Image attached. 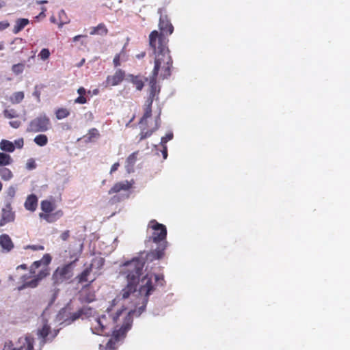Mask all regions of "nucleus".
Returning <instances> with one entry per match:
<instances>
[{
  "mask_svg": "<svg viewBox=\"0 0 350 350\" xmlns=\"http://www.w3.org/2000/svg\"><path fill=\"white\" fill-rule=\"evenodd\" d=\"M141 282L142 285L139 288V293L144 295V297L142 299V306L139 307L137 310H131L128 312L124 318L123 324L120 328L113 330L106 345L103 347L100 345V350H116L119 342L124 338L126 332L131 327L133 323L131 315L136 314L137 316H139L145 310L148 296L154 291V287L152 285V276H150L148 274L146 275Z\"/></svg>",
  "mask_w": 350,
  "mask_h": 350,
  "instance_id": "1",
  "label": "nucleus"
},
{
  "mask_svg": "<svg viewBox=\"0 0 350 350\" xmlns=\"http://www.w3.org/2000/svg\"><path fill=\"white\" fill-rule=\"evenodd\" d=\"M169 40L159 36L157 30L152 31L149 35V43L154 53V68L151 75H159L163 79H167L171 75L173 60L167 46Z\"/></svg>",
  "mask_w": 350,
  "mask_h": 350,
  "instance_id": "2",
  "label": "nucleus"
},
{
  "mask_svg": "<svg viewBox=\"0 0 350 350\" xmlns=\"http://www.w3.org/2000/svg\"><path fill=\"white\" fill-rule=\"evenodd\" d=\"M148 230H151V233L145 240V245L150 248V251L146 252V256L148 261L153 262L161 259L165 255L167 247V228L165 225L152 219L148 223Z\"/></svg>",
  "mask_w": 350,
  "mask_h": 350,
  "instance_id": "3",
  "label": "nucleus"
},
{
  "mask_svg": "<svg viewBox=\"0 0 350 350\" xmlns=\"http://www.w3.org/2000/svg\"><path fill=\"white\" fill-rule=\"evenodd\" d=\"M52 258L49 254H45L42 259L33 262L30 267L29 274L21 276L22 284L18 287V291L25 288H34L40 282L50 274L48 265L51 263Z\"/></svg>",
  "mask_w": 350,
  "mask_h": 350,
  "instance_id": "4",
  "label": "nucleus"
},
{
  "mask_svg": "<svg viewBox=\"0 0 350 350\" xmlns=\"http://www.w3.org/2000/svg\"><path fill=\"white\" fill-rule=\"evenodd\" d=\"M146 254L145 252H141L139 256L126 261L120 266V273L125 277L126 281L139 283L144 265L148 262Z\"/></svg>",
  "mask_w": 350,
  "mask_h": 350,
  "instance_id": "5",
  "label": "nucleus"
},
{
  "mask_svg": "<svg viewBox=\"0 0 350 350\" xmlns=\"http://www.w3.org/2000/svg\"><path fill=\"white\" fill-rule=\"evenodd\" d=\"M157 75H151L150 76L149 79V96L146 100V103L144 105V113L142 117L140 118V123L143 124L146 122V119L149 118L152 116V105L154 98L159 94L160 92V86L157 84Z\"/></svg>",
  "mask_w": 350,
  "mask_h": 350,
  "instance_id": "6",
  "label": "nucleus"
},
{
  "mask_svg": "<svg viewBox=\"0 0 350 350\" xmlns=\"http://www.w3.org/2000/svg\"><path fill=\"white\" fill-rule=\"evenodd\" d=\"M40 208L42 212L39 213V217L48 223H53L63 215V212L61 210L53 213L55 209V204L53 202L47 200H42L40 203Z\"/></svg>",
  "mask_w": 350,
  "mask_h": 350,
  "instance_id": "7",
  "label": "nucleus"
},
{
  "mask_svg": "<svg viewBox=\"0 0 350 350\" xmlns=\"http://www.w3.org/2000/svg\"><path fill=\"white\" fill-rule=\"evenodd\" d=\"M74 262L59 267L53 274V280L55 284H61L73 276Z\"/></svg>",
  "mask_w": 350,
  "mask_h": 350,
  "instance_id": "8",
  "label": "nucleus"
},
{
  "mask_svg": "<svg viewBox=\"0 0 350 350\" xmlns=\"http://www.w3.org/2000/svg\"><path fill=\"white\" fill-rule=\"evenodd\" d=\"M50 124V120L46 115L41 114L29 122L27 131L31 133L44 132L49 129Z\"/></svg>",
  "mask_w": 350,
  "mask_h": 350,
  "instance_id": "9",
  "label": "nucleus"
},
{
  "mask_svg": "<svg viewBox=\"0 0 350 350\" xmlns=\"http://www.w3.org/2000/svg\"><path fill=\"white\" fill-rule=\"evenodd\" d=\"M160 116H158L155 119V125L152 129H148L146 128L147 126V121L146 122H144L143 124L140 123V121L139 122V127L141 129V131L138 135L139 139L138 142H140L146 138L150 137L157 130L159 129L160 127Z\"/></svg>",
  "mask_w": 350,
  "mask_h": 350,
  "instance_id": "10",
  "label": "nucleus"
},
{
  "mask_svg": "<svg viewBox=\"0 0 350 350\" xmlns=\"http://www.w3.org/2000/svg\"><path fill=\"white\" fill-rule=\"evenodd\" d=\"M91 329L92 332L98 335L106 334L107 329V318L105 315H102L94 319L92 322Z\"/></svg>",
  "mask_w": 350,
  "mask_h": 350,
  "instance_id": "11",
  "label": "nucleus"
},
{
  "mask_svg": "<svg viewBox=\"0 0 350 350\" xmlns=\"http://www.w3.org/2000/svg\"><path fill=\"white\" fill-rule=\"evenodd\" d=\"M15 219V213L12 211L11 202H8L5 207L1 210V217L0 219V226L13 222Z\"/></svg>",
  "mask_w": 350,
  "mask_h": 350,
  "instance_id": "12",
  "label": "nucleus"
},
{
  "mask_svg": "<svg viewBox=\"0 0 350 350\" xmlns=\"http://www.w3.org/2000/svg\"><path fill=\"white\" fill-rule=\"evenodd\" d=\"M159 27L161 31V32L159 33V36L163 35V36L167 38L165 35H170L174 31V27L169 21L167 16L166 15H163L161 14L159 18Z\"/></svg>",
  "mask_w": 350,
  "mask_h": 350,
  "instance_id": "13",
  "label": "nucleus"
},
{
  "mask_svg": "<svg viewBox=\"0 0 350 350\" xmlns=\"http://www.w3.org/2000/svg\"><path fill=\"white\" fill-rule=\"evenodd\" d=\"M90 284L85 285L79 293V300L81 304L92 303L96 300L95 292L89 289Z\"/></svg>",
  "mask_w": 350,
  "mask_h": 350,
  "instance_id": "14",
  "label": "nucleus"
},
{
  "mask_svg": "<svg viewBox=\"0 0 350 350\" xmlns=\"http://www.w3.org/2000/svg\"><path fill=\"white\" fill-rule=\"evenodd\" d=\"M125 77V72L118 69L113 75H108L106 78V86H116L119 85Z\"/></svg>",
  "mask_w": 350,
  "mask_h": 350,
  "instance_id": "15",
  "label": "nucleus"
},
{
  "mask_svg": "<svg viewBox=\"0 0 350 350\" xmlns=\"http://www.w3.org/2000/svg\"><path fill=\"white\" fill-rule=\"evenodd\" d=\"M33 338L26 336L18 339L17 347L12 350H33Z\"/></svg>",
  "mask_w": 350,
  "mask_h": 350,
  "instance_id": "16",
  "label": "nucleus"
},
{
  "mask_svg": "<svg viewBox=\"0 0 350 350\" xmlns=\"http://www.w3.org/2000/svg\"><path fill=\"white\" fill-rule=\"evenodd\" d=\"M133 184H134V181L133 180L131 181L124 180V181L116 183L109 190L108 193H109V194H113L115 193H118L120 191H129L130 189L132 188Z\"/></svg>",
  "mask_w": 350,
  "mask_h": 350,
  "instance_id": "17",
  "label": "nucleus"
},
{
  "mask_svg": "<svg viewBox=\"0 0 350 350\" xmlns=\"http://www.w3.org/2000/svg\"><path fill=\"white\" fill-rule=\"evenodd\" d=\"M138 284L139 283L127 281L126 286L121 291L119 297H121L122 299H128L132 294L136 292Z\"/></svg>",
  "mask_w": 350,
  "mask_h": 350,
  "instance_id": "18",
  "label": "nucleus"
},
{
  "mask_svg": "<svg viewBox=\"0 0 350 350\" xmlns=\"http://www.w3.org/2000/svg\"><path fill=\"white\" fill-rule=\"evenodd\" d=\"M0 246L5 252H9L14 248V243L8 234L0 235Z\"/></svg>",
  "mask_w": 350,
  "mask_h": 350,
  "instance_id": "19",
  "label": "nucleus"
},
{
  "mask_svg": "<svg viewBox=\"0 0 350 350\" xmlns=\"http://www.w3.org/2000/svg\"><path fill=\"white\" fill-rule=\"evenodd\" d=\"M24 206L29 211H35L38 206L37 196L35 194L29 195L25 202Z\"/></svg>",
  "mask_w": 350,
  "mask_h": 350,
  "instance_id": "20",
  "label": "nucleus"
},
{
  "mask_svg": "<svg viewBox=\"0 0 350 350\" xmlns=\"http://www.w3.org/2000/svg\"><path fill=\"white\" fill-rule=\"evenodd\" d=\"M138 152V151H135L126 158L125 167L129 173L133 170V167L137 161Z\"/></svg>",
  "mask_w": 350,
  "mask_h": 350,
  "instance_id": "21",
  "label": "nucleus"
},
{
  "mask_svg": "<svg viewBox=\"0 0 350 350\" xmlns=\"http://www.w3.org/2000/svg\"><path fill=\"white\" fill-rule=\"evenodd\" d=\"M29 21L27 18H18L16 21L15 25L13 27V33L17 34L22 31L28 24Z\"/></svg>",
  "mask_w": 350,
  "mask_h": 350,
  "instance_id": "22",
  "label": "nucleus"
},
{
  "mask_svg": "<svg viewBox=\"0 0 350 350\" xmlns=\"http://www.w3.org/2000/svg\"><path fill=\"white\" fill-rule=\"evenodd\" d=\"M128 79L135 85L137 90H142L144 86V81L140 76L129 75Z\"/></svg>",
  "mask_w": 350,
  "mask_h": 350,
  "instance_id": "23",
  "label": "nucleus"
},
{
  "mask_svg": "<svg viewBox=\"0 0 350 350\" xmlns=\"http://www.w3.org/2000/svg\"><path fill=\"white\" fill-rule=\"evenodd\" d=\"M92 272V265L85 268L79 275L77 276V279L79 283H83L88 280V276Z\"/></svg>",
  "mask_w": 350,
  "mask_h": 350,
  "instance_id": "24",
  "label": "nucleus"
},
{
  "mask_svg": "<svg viewBox=\"0 0 350 350\" xmlns=\"http://www.w3.org/2000/svg\"><path fill=\"white\" fill-rule=\"evenodd\" d=\"M108 32V30L106 26L103 23L98 24L96 27H94L90 31L91 35H106Z\"/></svg>",
  "mask_w": 350,
  "mask_h": 350,
  "instance_id": "25",
  "label": "nucleus"
},
{
  "mask_svg": "<svg viewBox=\"0 0 350 350\" xmlns=\"http://www.w3.org/2000/svg\"><path fill=\"white\" fill-rule=\"evenodd\" d=\"M0 176L3 180L9 181L13 178V173L10 169L1 167H0Z\"/></svg>",
  "mask_w": 350,
  "mask_h": 350,
  "instance_id": "26",
  "label": "nucleus"
},
{
  "mask_svg": "<svg viewBox=\"0 0 350 350\" xmlns=\"http://www.w3.org/2000/svg\"><path fill=\"white\" fill-rule=\"evenodd\" d=\"M13 159L11 156L4 152H0V167H5L12 164Z\"/></svg>",
  "mask_w": 350,
  "mask_h": 350,
  "instance_id": "27",
  "label": "nucleus"
},
{
  "mask_svg": "<svg viewBox=\"0 0 350 350\" xmlns=\"http://www.w3.org/2000/svg\"><path fill=\"white\" fill-rule=\"evenodd\" d=\"M0 148L2 150L9 152H12L15 150L13 143L6 139H3L1 142Z\"/></svg>",
  "mask_w": 350,
  "mask_h": 350,
  "instance_id": "28",
  "label": "nucleus"
},
{
  "mask_svg": "<svg viewBox=\"0 0 350 350\" xmlns=\"http://www.w3.org/2000/svg\"><path fill=\"white\" fill-rule=\"evenodd\" d=\"M25 97L24 92L22 91L16 92L12 94V95L10 97V101L12 104H18L20 103Z\"/></svg>",
  "mask_w": 350,
  "mask_h": 350,
  "instance_id": "29",
  "label": "nucleus"
},
{
  "mask_svg": "<svg viewBox=\"0 0 350 350\" xmlns=\"http://www.w3.org/2000/svg\"><path fill=\"white\" fill-rule=\"evenodd\" d=\"M100 136L98 131L96 128H92L89 130L88 133L87 135L84 136L83 137L85 139V142H92L94 138H97Z\"/></svg>",
  "mask_w": 350,
  "mask_h": 350,
  "instance_id": "30",
  "label": "nucleus"
},
{
  "mask_svg": "<svg viewBox=\"0 0 350 350\" xmlns=\"http://www.w3.org/2000/svg\"><path fill=\"white\" fill-rule=\"evenodd\" d=\"M34 142L40 146H44L48 143V137L46 135L40 134L35 137Z\"/></svg>",
  "mask_w": 350,
  "mask_h": 350,
  "instance_id": "31",
  "label": "nucleus"
},
{
  "mask_svg": "<svg viewBox=\"0 0 350 350\" xmlns=\"http://www.w3.org/2000/svg\"><path fill=\"white\" fill-rule=\"evenodd\" d=\"M70 115V111L66 108H59L55 111L56 118L58 120H62L67 118Z\"/></svg>",
  "mask_w": 350,
  "mask_h": 350,
  "instance_id": "32",
  "label": "nucleus"
},
{
  "mask_svg": "<svg viewBox=\"0 0 350 350\" xmlns=\"http://www.w3.org/2000/svg\"><path fill=\"white\" fill-rule=\"evenodd\" d=\"M50 332L51 327L47 323H45L43 325L42 327L38 330V335L44 339L49 334Z\"/></svg>",
  "mask_w": 350,
  "mask_h": 350,
  "instance_id": "33",
  "label": "nucleus"
},
{
  "mask_svg": "<svg viewBox=\"0 0 350 350\" xmlns=\"http://www.w3.org/2000/svg\"><path fill=\"white\" fill-rule=\"evenodd\" d=\"M105 264V259L102 257H96L92 260V262L90 265L92 268L95 266L97 269H101Z\"/></svg>",
  "mask_w": 350,
  "mask_h": 350,
  "instance_id": "34",
  "label": "nucleus"
},
{
  "mask_svg": "<svg viewBox=\"0 0 350 350\" xmlns=\"http://www.w3.org/2000/svg\"><path fill=\"white\" fill-rule=\"evenodd\" d=\"M24 68H25V65L21 63L14 64L12 66V70L16 75L21 74L23 72Z\"/></svg>",
  "mask_w": 350,
  "mask_h": 350,
  "instance_id": "35",
  "label": "nucleus"
},
{
  "mask_svg": "<svg viewBox=\"0 0 350 350\" xmlns=\"http://www.w3.org/2000/svg\"><path fill=\"white\" fill-rule=\"evenodd\" d=\"M51 55V53L48 49H42L40 53L38 54V57L43 61L46 60Z\"/></svg>",
  "mask_w": 350,
  "mask_h": 350,
  "instance_id": "36",
  "label": "nucleus"
},
{
  "mask_svg": "<svg viewBox=\"0 0 350 350\" xmlns=\"http://www.w3.org/2000/svg\"><path fill=\"white\" fill-rule=\"evenodd\" d=\"M4 116L8 118H13L18 116V114L16 111V110L12 109H5L4 110Z\"/></svg>",
  "mask_w": 350,
  "mask_h": 350,
  "instance_id": "37",
  "label": "nucleus"
},
{
  "mask_svg": "<svg viewBox=\"0 0 350 350\" xmlns=\"http://www.w3.org/2000/svg\"><path fill=\"white\" fill-rule=\"evenodd\" d=\"M154 280L157 282L158 285L161 286H164L165 284V281L164 280V276L163 274H155Z\"/></svg>",
  "mask_w": 350,
  "mask_h": 350,
  "instance_id": "38",
  "label": "nucleus"
},
{
  "mask_svg": "<svg viewBox=\"0 0 350 350\" xmlns=\"http://www.w3.org/2000/svg\"><path fill=\"white\" fill-rule=\"evenodd\" d=\"M16 194V189L13 186H10L7 191V196L9 198L10 201L11 202L12 200L14 198Z\"/></svg>",
  "mask_w": 350,
  "mask_h": 350,
  "instance_id": "39",
  "label": "nucleus"
},
{
  "mask_svg": "<svg viewBox=\"0 0 350 350\" xmlns=\"http://www.w3.org/2000/svg\"><path fill=\"white\" fill-rule=\"evenodd\" d=\"M42 85L39 87L38 85H36L34 88V91L33 92V96L36 97L38 102H40V95L41 92L40 88H42Z\"/></svg>",
  "mask_w": 350,
  "mask_h": 350,
  "instance_id": "40",
  "label": "nucleus"
},
{
  "mask_svg": "<svg viewBox=\"0 0 350 350\" xmlns=\"http://www.w3.org/2000/svg\"><path fill=\"white\" fill-rule=\"evenodd\" d=\"M173 137H174V135H173L172 133H169L166 134L165 136L161 137V145H166V143L168 141L172 139Z\"/></svg>",
  "mask_w": 350,
  "mask_h": 350,
  "instance_id": "41",
  "label": "nucleus"
},
{
  "mask_svg": "<svg viewBox=\"0 0 350 350\" xmlns=\"http://www.w3.org/2000/svg\"><path fill=\"white\" fill-rule=\"evenodd\" d=\"M25 249H29L33 251H38V250H44V247L43 245H28L26 247H25Z\"/></svg>",
  "mask_w": 350,
  "mask_h": 350,
  "instance_id": "42",
  "label": "nucleus"
},
{
  "mask_svg": "<svg viewBox=\"0 0 350 350\" xmlns=\"http://www.w3.org/2000/svg\"><path fill=\"white\" fill-rule=\"evenodd\" d=\"M36 167V164L33 159H29L26 163V168L27 170H33Z\"/></svg>",
  "mask_w": 350,
  "mask_h": 350,
  "instance_id": "43",
  "label": "nucleus"
},
{
  "mask_svg": "<svg viewBox=\"0 0 350 350\" xmlns=\"http://www.w3.org/2000/svg\"><path fill=\"white\" fill-rule=\"evenodd\" d=\"M50 293H51V298L50 300V304H51L55 301V299L57 297L58 293H59V289L54 288V289L51 290L50 291Z\"/></svg>",
  "mask_w": 350,
  "mask_h": 350,
  "instance_id": "44",
  "label": "nucleus"
},
{
  "mask_svg": "<svg viewBox=\"0 0 350 350\" xmlns=\"http://www.w3.org/2000/svg\"><path fill=\"white\" fill-rule=\"evenodd\" d=\"M125 308L118 310L114 315L112 317V319L113 323H116L118 319H119L120 316L123 313L124 311H125Z\"/></svg>",
  "mask_w": 350,
  "mask_h": 350,
  "instance_id": "45",
  "label": "nucleus"
},
{
  "mask_svg": "<svg viewBox=\"0 0 350 350\" xmlns=\"http://www.w3.org/2000/svg\"><path fill=\"white\" fill-rule=\"evenodd\" d=\"M84 314L83 309H81L76 312H74L71 315L72 321H75L79 319L82 314Z\"/></svg>",
  "mask_w": 350,
  "mask_h": 350,
  "instance_id": "46",
  "label": "nucleus"
},
{
  "mask_svg": "<svg viewBox=\"0 0 350 350\" xmlns=\"http://www.w3.org/2000/svg\"><path fill=\"white\" fill-rule=\"evenodd\" d=\"M120 55L121 53L116 54L113 58V63L115 67L120 66Z\"/></svg>",
  "mask_w": 350,
  "mask_h": 350,
  "instance_id": "47",
  "label": "nucleus"
},
{
  "mask_svg": "<svg viewBox=\"0 0 350 350\" xmlns=\"http://www.w3.org/2000/svg\"><path fill=\"white\" fill-rule=\"evenodd\" d=\"M88 101L85 96H79L75 100V103L78 104H85Z\"/></svg>",
  "mask_w": 350,
  "mask_h": 350,
  "instance_id": "48",
  "label": "nucleus"
},
{
  "mask_svg": "<svg viewBox=\"0 0 350 350\" xmlns=\"http://www.w3.org/2000/svg\"><path fill=\"white\" fill-rule=\"evenodd\" d=\"M69 237H70V231L69 230H66V231L63 232L60 235V238L63 241H66Z\"/></svg>",
  "mask_w": 350,
  "mask_h": 350,
  "instance_id": "49",
  "label": "nucleus"
},
{
  "mask_svg": "<svg viewBox=\"0 0 350 350\" xmlns=\"http://www.w3.org/2000/svg\"><path fill=\"white\" fill-rule=\"evenodd\" d=\"M161 146H162L161 153H162L163 157L164 159H166L167 157V146L166 145H161Z\"/></svg>",
  "mask_w": 350,
  "mask_h": 350,
  "instance_id": "50",
  "label": "nucleus"
},
{
  "mask_svg": "<svg viewBox=\"0 0 350 350\" xmlns=\"http://www.w3.org/2000/svg\"><path fill=\"white\" fill-rule=\"evenodd\" d=\"M10 26V24L8 21H1L0 22V31H3L7 29Z\"/></svg>",
  "mask_w": 350,
  "mask_h": 350,
  "instance_id": "51",
  "label": "nucleus"
},
{
  "mask_svg": "<svg viewBox=\"0 0 350 350\" xmlns=\"http://www.w3.org/2000/svg\"><path fill=\"white\" fill-rule=\"evenodd\" d=\"M119 166H120V163L118 162L113 163L111 167L110 174H112V173L115 172L116 171H117Z\"/></svg>",
  "mask_w": 350,
  "mask_h": 350,
  "instance_id": "52",
  "label": "nucleus"
},
{
  "mask_svg": "<svg viewBox=\"0 0 350 350\" xmlns=\"http://www.w3.org/2000/svg\"><path fill=\"white\" fill-rule=\"evenodd\" d=\"M15 144L17 148H23V145H24V141H23V139H19L18 140H16L15 141Z\"/></svg>",
  "mask_w": 350,
  "mask_h": 350,
  "instance_id": "53",
  "label": "nucleus"
},
{
  "mask_svg": "<svg viewBox=\"0 0 350 350\" xmlns=\"http://www.w3.org/2000/svg\"><path fill=\"white\" fill-rule=\"evenodd\" d=\"M77 93L79 94V96H85L86 94V90L83 87H80L77 90Z\"/></svg>",
  "mask_w": 350,
  "mask_h": 350,
  "instance_id": "54",
  "label": "nucleus"
},
{
  "mask_svg": "<svg viewBox=\"0 0 350 350\" xmlns=\"http://www.w3.org/2000/svg\"><path fill=\"white\" fill-rule=\"evenodd\" d=\"M10 124L14 128H18L21 125V122L19 121H12L10 122Z\"/></svg>",
  "mask_w": 350,
  "mask_h": 350,
  "instance_id": "55",
  "label": "nucleus"
},
{
  "mask_svg": "<svg viewBox=\"0 0 350 350\" xmlns=\"http://www.w3.org/2000/svg\"><path fill=\"white\" fill-rule=\"evenodd\" d=\"M16 269H21L26 270V269H27V266L26 264H22V265L18 266Z\"/></svg>",
  "mask_w": 350,
  "mask_h": 350,
  "instance_id": "56",
  "label": "nucleus"
},
{
  "mask_svg": "<svg viewBox=\"0 0 350 350\" xmlns=\"http://www.w3.org/2000/svg\"><path fill=\"white\" fill-rule=\"evenodd\" d=\"M81 37H83V36L82 35H78V36H76L73 38V41L74 42H77L79 40V38H81Z\"/></svg>",
  "mask_w": 350,
  "mask_h": 350,
  "instance_id": "57",
  "label": "nucleus"
},
{
  "mask_svg": "<svg viewBox=\"0 0 350 350\" xmlns=\"http://www.w3.org/2000/svg\"><path fill=\"white\" fill-rule=\"evenodd\" d=\"M5 5L4 1H0V9Z\"/></svg>",
  "mask_w": 350,
  "mask_h": 350,
  "instance_id": "58",
  "label": "nucleus"
},
{
  "mask_svg": "<svg viewBox=\"0 0 350 350\" xmlns=\"http://www.w3.org/2000/svg\"><path fill=\"white\" fill-rule=\"evenodd\" d=\"M144 56H145V53H142L140 55H138L137 57L140 58V57H144Z\"/></svg>",
  "mask_w": 350,
  "mask_h": 350,
  "instance_id": "59",
  "label": "nucleus"
},
{
  "mask_svg": "<svg viewBox=\"0 0 350 350\" xmlns=\"http://www.w3.org/2000/svg\"><path fill=\"white\" fill-rule=\"evenodd\" d=\"M135 118V116H133V118L131 119L130 122H132Z\"/></svg>",
  "mask_w": 350,
  "mask_h": 350,
  "instance_id": "60",
  "label": "nucleus"
},
{
  "mask_svg": "<svg viewBox=\"0 0 350 350\" xmlns=\"http://www.w3.org/2000/svg\"><path fill=\"white\" fill-rule=\"evenodd\" d=\"M116 198L117 197L116 196H113V198H112L113 200H116Z\"/></svg>",
  "mask_w": 350,
  "mask_h": 350,
  "instance_id": "61",
  "label": "nucleus"
},
{
  "mask_svg": "<svg viewBox=\"0 0 350 350\" xmlns=\"http://www.w3.org/2000/svg\"><path fill=\"white\" fill-rule=\"evenodd\" d=\"M85 62V59H82V61L81 62V65Z\"/></svg>",
  "mask_w": 350,
  "mask_h": 350,
  "instance_id": "62",
  "label": "nucleus"
},
{
  "mask_svg": "<svg viewBox=\"0 0 350 350\" xmlns=\"http://www.w3.org/2000/svg\"><path fill=\"white\" fill-rule=\"evenodd\" d=\"M96 92H97V90H94V94H96Z\"/></svg>",
  "mask_w": 350,
  "mask_h": 350,
  "instance_id": "63",
  "label": "nucleus"
}]
</instances>
